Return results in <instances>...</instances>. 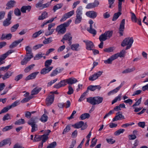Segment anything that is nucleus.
<instances>
[{"label": "nucleus", "mask_w": 148, "mask_h": 148, "mask_svg": "<svg viewBox=\"0 0 148 148\" xmlns=\"http://www.w3.org/2000/svg\"><path fill=\"white\" fill-rule=\"evenodd\" d=\"M35 66L34 64H32L29 66L26 67L24 70V71L25 73H27L29 71L34 67Z\"/></svg>", "instance_id": "a19ab883"}, {"label": "nucleus", "mask_w": 148, "mask_h": 148, "mask_svg": "<svg viewBox=\"0 0 148 148\" xmlns=\"http://www.w3.org/2000/svg\"><path fill=\"white\" fill-rule=\"evenodd\" d=\"M44 31L43 30H40L38 32L34 33L32 35V37L33 38H35L37 37L41 34L43 33Z\"/></svg>", "instance_id": "c9c22d12"}, {"label": "nucleus", "mask_w": 148, "mask_h": 148, "mask_svg": "<svg viewBox=\"0 0 148 148\" xmlns=\"http://www.w3.org/2000/svg\"><path fill=\"white\" fill-rule=\"evenodd\" d=\"M12 73H11L10 74H9L8 73H6L2 77L3 79V80H5L9 78V77L12 75Z\"/></svg>", "instance_id": "864d4df0"}, {"label": "nucleus", "mask_w": 148, "mask_h": 148, "mask_svg": "<svg viewBox=\"0 0 148 148\" xmlns=\"http://www.w3.org/2000/svg\"><path fill=\"white\" fill-rule=\"evenodd\" d=\"M114 49V47H110L104 49L103 51L105 52L109 53L113 51Z\"/></svg>", "instance_id": "6e6d98bb"}, {"label": "nucleus", "mask_w": 148, "mask_h": 148, "mask_svg": "<svg viewBox=\"0 0 148 148\" xmlns=\"http://www.w3.org/2000/svg\"><path fill=\"white\" fill-rule=\"evenodd\" d=\"M48 13L46 12H43L41 15L39 16L38 18V20H42L47 17Z\"/></svg>", "instance_id": "473e14b6"}, {"label": "nucleus", "mask_w": 148, "mask_h": 148, "mask_svg": "<svg viewBox=\"0 0 148 148\" xmlns=\"http://www.w3.org/2000/svg\"><path fill=\"white\" fill-rule=\"evenodd\" d=\"M121 94H119L118 96L115 98L112 101V104H113L116 103L118 100L120 101L121 99Z\"/></svg>", "instance_id": "de8ad7c7"}, {"label": "nucleus", "mask_w": 148, "mask_h": 148, "mask_svg": "<svg viewBox=\"0 0 148 148\" xmlns=\"http://www.w3.org/2000/svg\"><path fill=\"white\" fill-rule=\"evenodd\" d=\"M38 72H34L32 73L27 76L25 79V80L27 81L31 79H34L36 77L38 73Z\"/></svg>", "instance_id": "aec40b11"}, {"label": "nucleus", "mask_w": 148, "mask_h": 148, "mask_svg": "<svg viewBox=\"0 0 148 148\" xmlns=\"http://www.w3.org/2000/svg\"><path fill=\"white\" fill-rule=\"evenodd\" d=\"M23 40V39L22 38V39H19L18 40L15 41L9 46V48L10 49H12L16 47L19 43L21 42Z\"/></svg>", "instance_id": "a211bd4d"}, {"label": "nucleus", "mask_w": 148, "mask_h": 148, "mask_svg": "<svg viewBox=\"0 0 148 148\" xmlns=\"http://www.w3.org/2000/svg\"><path fill=\"white\" fill-rule=\"evenodd\" d=\"M41 90V88H39L37 87H36L32 91L31 95H33L37 94Z\"/></svg>", "instance_id": "bb28decb"}, {"label": "nucleus", "mask_w": 148, "mask_h": 148, "mask_svg": "<svg viewBox=\"0 0 148 148\" xmlns=\"http://www.w3.org/2000/svg\"><path fill=\"white\" fill-rule=\"evenodd\" d=\"M90 117V115L87 113H84L82 114L80 116V118L82 120H84L86 119H88Z\"/></svg>", "instance_id": "e433bc0d"}, {"label": "nucleus", "mask_w": 148, "mask_h": 148, "mask_svg": "<svg viewBox=\"0 0 148 148\" xmlns=\"http://www.w3.org/2000/svg\"><path fill=\"white\" fill-rule=\"evenodd\" d=\"M126 52L123 49L119 53H116L114 55L116 59L117 58L119 57L121 58L125 56Z\"/></svg>", "instance_id": "412c9836"}, {"label": "nucleus", "mask_w": 148, "mask_h": 148, "mask_svg": "<svg viewBox=\"0 0 148 148\" xmlns=\"http://www.w3.org/2000/svg\"><path fill=\"white\" fill-rule=\"evenodd\" d=\"M103 100V97L100 96L90 97L87 98V101L93 105L101 103L102 102Z\"/></svg>", "instance_id": "f03ea898"}, {"label": "nucleus", "mask_w": 148, "mask_h": 148, "mask_svg": "<svg viewBox=\"0 0 148 148\" xmlns=\"http://www.w3.org/2000/svg\"><path fill=\"white\" fill-rule=\"evenodd\" d=\"M25 123L24 120L23 119H21L15 122L14 124L15 125H21L24 124Z\"/></svg>", "instance_id": "49530a36"}, {"label": "nucleus", "mask_w": 148, "mask_h": 148, "mask_svg": "<svg viewBox=\"0 0 148 148\" xmlns=\"http://www.w3.org/2000/svg\"><path fill=\"white\" fill-rule=\"evenodd\" d=\"M125 131V130L123 129H120L116 131L114 134L115 136H118L120 135L121 133H123Z\"/></svg>", "instance_id": "5fc2aeb1"}, {"label": "nucleus", "mask_w": 148, "mask_h": 148, "mask_svg": "<svg viewBox=\"0 0 148 148\" xmlns=\"http://www.w3.org/2000/svg\"><path fill=\"white\" fill-rule=\"evenodd\" d=\"M74 10H73L66 13H65V14L66 16L68 18H70L74 14Z\"/></svg>", "instance_id": "0e129e2a"}, {"label": "nucleus", "mask_w": 148, "mask_h": 148, "mask_svg": "<svg viewBox=\"0 0 148 148\" xmlns=\"http://www.w3.org/2000/svg\"><path fill=\"white\" fill-rule=\"evenodd\" d=\"M13 12V11H10L8 12L7 15V18L5 19L3 22V25L4 26H8L11 24V20L12 19V15Z\"/></svg>", "instance_id": "39448f33"}, {"label": "nucleus", "mask_w": 148, "mask_h": 148, "mask_svg": "<svg viewBox=\"0 0 148 148\" xmlns=\"http://www.w3.org/2000/svg\"><path fill=\"white\" fill-rule=\"evenodd\" d=\"M15 3V2L14 1H10L8 2L6 4L7 7L6 8V9H10L13 7Z\"/></svg>", "instance_id": "c85d7f7f"}, {"label": "nucleus", "mask_w": 148, "mask_h": 148, "mask_svg": "<svg viewBox=\"0 0 148 148\" xmlns=\"http://www.w3.org/2000/svg\"><path fill=\"white\" fill-rule=\"evenodd\" d=\"M71 45V48L73 51H77L78 48L79 46V45L78 43L72 44Z\"/></svg>", "instance_id": "f704fd0d"}, {"label": "nucleus", "mask_w": 148, "mask_h": 148, "mask_svg": "<svg viewBox=\"0 0 148 148\" xmlns=\"http://www.w3.org/2000/svg\"><path fill=\"white\" fill-rule=\"evenodd\" d=\"M33 57V56L32 55H26L24 58L21 61V64L22 65L26 64Z\"/></svg>", "instance_id": "ddd939ff"}, {"label": "nucleus", "mask_w": 148, "mask_h": 148, "mask_svg": "<svg viewBox=\"0 0 148 148\" xmlns=\"http://www.w3.org/2000/svg\"><path fill=\"white\" fill-rule=\"evenodd\" d=\"M83 42L86 43V49L87 50H93V48L94 47V45L92 41L88 40H84Z\"/></svg>", "instance_id": "1a4fd4ad"}, {"label": "nucleus", "mask_w": 148, "mask_h": 148, "mask_svg": "<svg viewBox=\"0 0 148 148\" xmlns=\"http://www.w3.org/2000/svg\"><path fill=\"white\" fill-rule=\"evenodd\" d=\"M25 49L26 51V55L29 54L32 55H33L32 49L29 46H27L25 48Z\"/></svg>", "instance_id": "ea45409f"}, {"label": "nucleus", "mask_w": 148, "mask_h": 148, "mask_svg": "<svg viewBox=\"0 0 148 148\" xmlns=\"http://www.w3.org/2000/svg\"><path fill=\"white\" fill-rule=\"evenodd\" d=\"M72 37L70 33H67L65 34L63 37V39H64L65 40L68 41V44L69 45H71Z\"/></svg>", "instance_id": "dca6fc26"}, {"label": "nucleus", "mask_w": 148, "mask_h": 148, "mask_svg": "<svg viewBox=\"0 0 148 148\" xmlns=\"http://www.w3.org/2000/svg\"><path fill=\"white\" fill-rule=\"evenodd\" d=\"M10 143V145L11 144L10 140L9 139L4 140L0 142V147Z\"/></svg>", "instance_id": "5701e85b"}, {"label": "nucleus", "mask_w": 148, "mask_h": 148, "mask_svg": "<svg viewBox=\"0 0 148 148\" xmlns=\"http://www.w3.org/2000/svg\"><path fill=\"white\" fill-rule=\"evenodd\" d=\"M43 0L39 1L35 5L36 7L37 8H40V9H43L48 7L51 4V2H48L45 4H43Z\"/></svg>", "instance_id": "0eeeda50"}, {"label": "nucleus", "mask_w": 148, "mask_h": 148, "mask_svg": "<svg viewBox=\"0 0 148 148\" xmlns=\"http://www.w3.org/2000/svg\"><path fill=\"white\" fill-rule=\"evenodd\" d=\"M95 138H93L91 142V144L90 145V147H94L96 144L97 140L95 139Z\"/></svg>", "instance_id": "774afa93"}, {"label": "nucleus", "mask_w": 148, "mask_h": 148, "mask_svg": "<svg viewBox=\"0 0 148 148\" xmlns=\"http://www.w3.org/2000/svg\"><path fill=\"white\" fill-rule=\"evenodd\" d=\"M103 73V72L102 71H99L95 73L93 75L89 77V80L92 81H94L100 77Z\"/></svg>", "instance_id": "6e6552de"}, {"label": "nucleus", "mask_w": 148, "mask_h": 148, "mask_svg": "<svg viewBox=\"0 0 148 148\" xmlns=\"http://www.w3.org/2000/svg\"><path fill=\"white\" fill-rule=\"evenodd\" d=\"M99 39L100 41L103 42L107 39L106 37L104 34H103L100 35L99 37Z\"/></svg>", "instance_id": "c03bdc74"}, {"label": "nucleus", "mask_w": 148, "mask_h": 148, "mask_svg": "<svg viewBox=\"0 0 148 148\" xmlns=\"http://www.w3.org/2000/svg\"><path fill=\"white\" fill-rule=\"evenodd\" d=\"M10 109L11 108H10V106H7L6 107L4 108L0 112V114L7 112L8 110Z\"/></svg>", "instance_id": "8fccbe9b"}, {"label": "nucleus", "mask_w": 148, "mask_h": 148, "mask_svg": "<svg viewBox=\"0 0 148 148\" xmlns=\"http://www.w3.org/2000/svg\"><path fill=\"white\" fill-rule=\"evenodd\" d=\"M11 119L10 115L9 114L7 113L4 116L3 118V121H5Z\"/></svg>", "instance_id": "680f3d73"}, {"label": "nucleus", "mask_w": 148, "mask_h": 148, "mask_svg": "<svg viewBox=\"0 0 148 148\" xmlns=\"http://www.w3.org/2000/svg\"><path fill=\"white\" fill-rule=\"evenodd\" d=\"M14 13L16 16H20L21 15L20 11L18 8H16L14 10Z\"/></svg>", "instance_id": "69168bd1"}, {"label": "nucleus", "mask_w": 148, "mask_h": 148, "mask_svg": "<svg viewBox=\"0 0 148 148\" xmlns=\"http://www.w3.org/2000/svg\"><path fill=\"white\" fill-rule=\"evenodd\" d=\"M86 16L90 18H95L97 16V13L94 11L87 12L86 13Z\"/></svg>", "instance_id": "4468645a"}, {"label": "nucleus", "mask_w": 148, "mask_h": 148, "mask_svg": "<svg viewBox=\"0 0 148 148\" xmlns=\"http://www.w3.org/2000/svg\"><path fill=\"white\" fill-rule=\"evenodd\" d=\"M133 42L134 40L132 37L126 38L123 41L121 46L124 47L127 45L125 48V50H126L131 47Z\"/></svg>", "instance_id": "7ed1b4c3"}, {"label": "nucleus", "mask_w": 148, "mask_h": 148, "mask_svg": "<svg viewBox=\"0 0 148 148\" xmlns=\"http://www.w3.org/2000/svg\"><path fill=\"white\" fill-rule=\"evenodd\" d=\"M63 4L62 3L58 4L53 7V10L55 12L57 10L61 8Z\"/></svg>", "instance_id": "79ce46f5"}, {"label": "nucleus", "mask_w": 148, "mask_h": 148, "mask_svg": "<svg viewBox=\"0 0 148 148\" xmlns=\"http://www.w3.org/2000/svg\"><path fill=\"white\" fill-rule=\"evenodd\" d=\"M115 59L116 58L114 55L111 56L107 60H104V62L106 64H111L112 63V61Z\"/></svg>", "instance_id": "b1692460"}, {"label": "nucleus", "mask_w": 148, "mask_h": 148, "mask_svg": "<svg viewBox=\"0 0 148 148\" xmlns=\"http://www.w3.org/2000/svg\"><path fill=\"white\" fill-rule=\"evenodd\" d=\"M64 70V68L61 67H58L55 70L53 71L50 74L51 77H53L56 75L58 73H61Z\"/></svg>", "instance_id": "f8f14e48"}, {"label": "nucleus", "mask_w": 148, "mask_h": 148, "mask_svg": "<svg viewBox=\"0 0 148 148\" xmlns=\"http://www.w3.org/2000/svg\"><path fill=\"white\" fill-rule=\"evenodd\" d=\"M135 70V68L134 67H133L131 68H128L127 69L123 71L122 73L123 74L127 73L132 72Z\"/></svg>", "instance_id": "2f4dec72"}, {"label": "nucleus", "mask_w": 148, "mask_h": 148, "mask_svg": "<svg viewBox=\"0 0 148 148\" xmlns=\"http://www.w3.org/2000/svg\"><path fill=\"white\" fill-rule=\"evenodd\" d=\"M112 31H108L104 33L107 39L110 38L112 36Z\"/></svg>", "instance_id": "58836bf2"}, {"label": "nucleus", "mask_w": 148, "mask_h": 148, "mask_svg": "<svg viewBox=\"0 0 148 148\" xmlns=\"http://www.w3.org/2000/svg\"><path fill=\"white\" fill-rule=\"evenodd\" d=\"M130 13L131 14V19L132 21L133 22L136 23L137 22V19L135 14L132 12H131Z\"/></svg>", "instance_id": "a18cd8bd"}, {"label": "nucleus", "mask_w": 148, "mask_h": 148, "mask_svg": "<svg viewBox=\"0 0 148 148\" xmlns=\"http://www.w3.org/2000/svg\"><path fill=\"white\" fill-rule=\"evenodd\" d=\"M120 89L118 87H117L115 89L110 91L108 93V95H110L111 94L114 93H116L118 90H119Z\"/></svg>", "instance_id": "052dcab7"}, {"label": "nucleus", "mask_w": 148, "mask_h": 148, "mask_svg": "<svg viewBox=\"0 0 148 148\" xmlns=\"http://www.w3.org/2000/svg\"><path fill=\"white\" fill-rule=\"evenodd\" d=\"M118 9L119 12L117 13H115L113 15V16L112 19V20L113 21H116L119 17V16H120L121 14V12L122 10V8H121V11L119 10V8H118Z\"/></svg>", "instance_id": "393cba45"}, {"label": "nucleus", "mask_w": 148, "mask_h": 148, "mask_svg": "<svg viewBox=\"0 0 148 148\" xmlns=\"http://www.w3.org/2000/svg\"><path fill=\"white\" fill-rule=\"evenodd\" d=\"M67 84V79L62 80L60 81L58 84L55 85L54 87L58 89L60 87L64 86Z\"/></svg>", "instance_id": "2eb2a0df"}, {"label": "nucleus", "mask_w": 148, "mask_h": 148, "mask_svg": "<svg viewBox=\"0 0 148 148\" xmlns=\"http://www.w3.org/2000/svg\"><path fill=\"white\" fill-rule=\"evenodd\" d=\"M52 37H50L49 38L45 39V40L43 41V43L46 44L51 42L52 41Z\"/></svg>", "instance_id": "338daca9"}, {"label": "nucleus", "mask_w": 148, "mask_h": 148, "mask_svg": "<svg viewBox=\"0 0 148 148\" xmlns=\"http://www.w3.org/2000/svg\"><path fill=\"white\" fill-rule=\"evenodd\" d=\"M125 19H123L120 23L119 28L120 36H122L123 35V32L125 29Z\"/></svg>", "instance_id": "9d476101"}, {"label": "nucleus", "mask_w": 148, "mask_h": 148, "mask_svg": "<svg viewBox=\"0 0 148 148\" xmlns=\"http://www.w3.org/2000/svg\"><path fill=\"white\" fill-rule=\"evenodd\" d=\"M53 66H50L48 67H46L42 69L40 72V73L41 74L45 75L49 73L53 69Z\"/></svg>", "instance_id": "f3484780"}, {"label": "nucleus", "mask_w": 148, "mask_h": 148, "mask_svg": "<svg viewBox=\"0 0 148 148\" xmlns=\"http://www.w3.org/2000/svg\"><path fill=\"white\" fill-rule=\"evenodd\" d=\"M120 113V112H119L116 113V116H115L114 118L113 119L112 121H113L121 120V118L123 119H124V116H123L122 114H119Z\"/></svg>", "instance_id": "6ab92c4d"}, {"label": "nucleus", "mask_w": 148, "mask_h": 148, "mask_svg": "<svg viewBox=\"0 0 148 148\" xmlns=\"http://www.w3.org/2000/svg\"><path fill=\"white\" fill-rule=\"evenodd\" d=\"M42 135H36L33 139V141L34 142L42 140Z\"/></svg>", "instance_id": "603ef678"}, {"label": "nucleus", "mask_w": 148, "mask_h": 148, "mask_svg": "<svg viewBox=\"0 0 148 148\" xmlns=\"http://www.w3.org/2000/svg\"><path fill=\"white\" fill-rule=\"evenodd\" d=\"M36 118H31L28 122V124L31 125L32 127L31 132H35L38 130L37 125L36 124L37 122L36 121Z\"/></svg>", "instance_id": "20e7f679"}, {"label": "nucleus", "mask_w": 148, "mask_h": 148, "mask_svg": "<svg viewBox=\"0 0 148 148\" xmlns=\"http://www.w3.org/2000/svg\"><path fill=\"white\" fill-rule=\"evenodd\" d=\"M48 119V117L46 114H44L41 117L40 120L42 122H45Z\"/></svg>", "instance_id": "37998d69"}, {"label": "nucleus", "mask_w": 148, "mask_h": 148, "mask_svg": "<svg viewBox=\"0 0 148 148\" xmlns=\"http://www.w3.org/2000/svg\"><path fill=\"white\" fill-rule=\"evenodd\" d=\"M67 84H73L77 82V80L74 78H71L67 79Z\"/></svg>", "instance_id": "7c9ffc66"}, {"label": "nucleus", "mask_w": 148, "mask_h": 148, "mask_svg": "<svg viewBox=\"0 0 148 148\" xmlns=\"http://www.w3.org/2000/svg\"><path fill=\"white\" fill-rule=\"evenodd\" d=\"M71 22V20H69L66 22L58 26L56 29V31L59 34H64L66 32V28L69 26Z\"/></svg>", "instance_id": "f257e3e1"}, {"label": "nucleus", "mask_w": 148, "mask_h": 148, "mask_svg": "<svg viewBox=\"0 0 148 148\" xmlns=\"http://www.w3.org/2000/svg\"><path fill=\"white\" fill-rule=\"evenodd\" d=\"M72 126L76 129L81 128V130H84L86 129L87 127V125L86 123H84L82 121H80L73 125Z\"/></svg>", "instance_id": "423d86ee"}, {"label": "nucleus", "mask_w": 148, "mask_h": 148, "mask_svg": "<svg viewBox=\"0 0 148 148\" xmlns=\"http://www.w3.org/2000/svg\"><path fill=\"white\" fill-rule=\"evenodd\" d=\"M82 19V15H76V18L75 21V23L77 24L80 23Z\"/></svg>", "instance_id": "c756f323"}, {"label": "nucleus", "mask_w": 148, "mask_h": 148, "mask_svg": "<svg viewBox=\"0 0 148 148\" xmlns=\"http://www.w3.org/2000/svg\"><path fill=\"white\" fill-rule=\"evenodd\" d=\"M82 6L79 7L76 11V15H82Z\"/></svg>", "instance_id": "4c0bfd02"}, {"label": "nucleus", "mask_w": 148, "mask_h": 148, "mask_svg": "<svg viewBox=\"0 0 148 148\" xmlns=\"http://www.w3.org/2000/svg\"><path fill=\"white\" fill-rule=\"evenodd\" d=\"M52 60L51 59L47 60L45 63V66L46 67H50V66L52 63Z\"/></svg>", "instance_id": "3c124183"}, {"label": "nucleus", "mask_w": 148, "mask_h": 148, "mask_svg": "<svg viewBox=\"0 0 148 148\" xmlns=\"http://www.w3.org/2000/svg\"><path fill=\"white\" fill-rule=\"evenodd\" d=\"M19 104V101H16L13 103H12L11 105L9 106H10V108H12L14 107L17 106Z\"/></svg>", "instance_id": "bf43d9fd"}, {"label": "nucleus", "mask_w": 148, "mask_h": 148, "mask_svg": "<svg viewBox=\"0 0 148 148\" xmlns=\"http://www.w3.org/2000/svg\"><path fill=\"white\" fill-rule=\"evenodd\" d=\"M19 26L18 23H17L14 25L11 28V30L12 32H15L18 29Z\"/></svg>", "instance_id": "09e8293b"}, {"label": "nucleus", "mask_w": 148, "mask_h": 148, "mask_svg": "<svg viewBox=\"0 0 148 148\" xmlns=\"http://www.w3.org/2000/svg\"><path fill=\"white\" fill-rule=\"evenodd\" d=\"M57 145L56 142L54 141L49 145L47 148H54Z\"/></svg>", "instance_id": "13d9d810"}, {"label": "nucleus", "mask_w": 148, "mask_h": 148, "mask_svg": "<svg viewBox=\"0 0 148 148\" xmlns=\"http://www.w3.org/2000/svg\"><path fill=\"white\" fill-rule=\"evenodd\" d=\"M54 98V95L52 94L49 95L46 100V103L47 106H49L53 103Z\"/></svg>", "instance_id": "9b49d317"}, {"label": "nucleus", "mask_w": 148, "mask_h": 148, "mask_svg": "<svg viewBox=\"0 0 148 148\" xmlns=\"http://www.w3.org/2000/svg\"><path fill=\"white\" fill-rule=\"evenodd\" d=\"M71 128L70 127L69 125H67L66 127L64 129L63 132H62L63 134H65L66 133L69 132Z\"/></svg>", "instance_id": "e2e57ef3"}, {"label": "nucleus", "mask_w": 148, "mask_h": 148, "mask_svg": "<svg viewBox=\"0 0 148 148\" xmlns=\"http://www.w3.org/2000/svg\"><path fill=\"white\" fill-rule=\"evenodd\" d=\"M45 55V54L41 52H40L37 54L34 57V60H38L41 58L43 57V56Z\"/></svg>", "instance_id": "72a5a7b5"}, {"label": "nucleus", "mask_w": 148, "mask_h": 148, "mask_svg": "<svg viewBox=\"0 0 148 148\" xmlns=\"http://www.w3.org/2000/svg\"><path fill=\"white\" fill-rule=\"evenodd\" d=\"M13 127L12 125L6 126L2 129V131L3 132L7 131L12 129Z\"/></svg>", "instance_id": "4d7b16f0"}, {"label": "nucleus", "mask_w": 148, "mask_h": 148, "mask_svg": "<svg viewBox=\"0 0 148 148\" xmlns=\"http://www.w3.org/2000/svg\"><path fill=\"white\" fill-rule=\"evenodd\" d=\"M31 8V7L30 5L23 6L21 9V10L22 13H24L26 12V10H28L29 12Z\"/></svg>", "instance_id": "a878e982"}, {"label": "nucleus", "mask_w": 148, "mask_h": 148, "mask_svg": "<svg viewBox=\"0 0 148 148\" xmlns=\"http://www.w3.org/2000/svg\"><path fill=\"white\" fill-rule=\"evenodd\" d=\"M87 30L90 33L93 34L94 35H95L97 34L96 31L92 28V25H90V27L87 28Z\"/></svg>", "instance_id": "cd10ccee"}, {"label": "nucleus", "mask_w": 148, "mask_h": 148, "mask_svg": "<svg viewBox=\"0 0 148 148\" xmlns=\"http://www.w3.org/2000/svg\"><path fill=\"white\" fill-rule=\"evenodd\" d=\"M101 88V87L99 85L92 86L90 85L87 87L88 90H89L92 91H94L96 89H97L99 90Z\"/></svg>", "instance_id": "4be33fe9"}]
</instances>
